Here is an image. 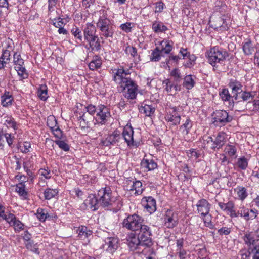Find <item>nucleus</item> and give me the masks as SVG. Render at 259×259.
Returning a JSON list of instances; mask_svg holds the SVG:
<instances>
[{
    "label": "nucleus",
    "instance_id": "25",
    "mask_svg": "<svg viewBox=\"0 0 259 259\" xmlns=\"http://www.w3.org/2000/svg\"><path fill=\"white\" fill-rule=\"evenodd\" d=\"M139 109L141 113L145 114L147 116H150L154 113L155 108L152 105L143 103L139 107Z\"/></svg>",
    "mask_w": 259,
    "mask_h": 259
},
{
    "label": "nucleus",
    "instance_id": "57",
    "mask_svg": "<svg viewBox=\"0 0 259 259\" xmlns=\"http://www.w3.org/2000/svg\"><path fill=\"white\" fill-rule=\"evenodd\" d=\"M163 84L165 87V90L167 92H170L173 91L174 83L169 79H166L163 81Z\"/></svg>",
    "mask_w": 259,
    "mask_h": 259
},
{
    "label": "nucleus",
    "instance_id": "44",
    "mask_svg": "<svg viewBox=\"0 0 259 259\" xmlns=\"http://www.w3.org/2000/svg\"><path fill=\"white\" fill-rule=\"evenodd\" d=\"M38 95L43 101H46L48 99L47 87L46 85H40L38 91Z\"/></svg>",
    "mask_w": 259,
    "mask_h": 259
},
{
    "label": "nucleus",
    "instance_id": "56",
    "mask_svg": "<svg viewBox=\"0 0 259 259\" xmlns=\"http://www.w3.org/2000/svg\"><path fill=\"white\" fill-rule=\"evenodd\" d=\"M5 122L8 126L13 128L14 130L18 129V124L13 118L8 117Z\"/></svg>",
    "mask_w": 259,
    "mask_h": 259
},
{
    "label": "nucleus",
    "instance_id": "4",
    "mask_svg": "<svg viewBox=\"0 0 259 259\" xmlns=\"http://www.w3.org/2000/svg\"><path fill=\"white\" fill-rule=\"evenodd\" d=\"M99 203L103 207H117L120 208L122 205L119 200L116 201V198L111 196V191L110 188H102L98 193Z\"/></svg>",
    "mask_w": 259,
    "mask_h": 259
},
{
    "label": "nucleus",
    "instance_id": "10",
    "mask_svg": "<svg viewBox=\"0 0 259 259\" xmlns=\"http://www.w3.org/2000/svg\"><path fill=\"white\" fill-rule=\"evenodd\" d=\"M164 224L167 228L172 229L178 224V217L172 210L167 209L164 214Z\"/></svg>",
    "mask_w": 259,
    "mask_h": 259
},
{
    "label": "nucleus",
    "instance_id": "46",
    "mask_svg": "<svg viewBox=\"0 0 259 259\" xmlns=\"http://www.w3.org/2000/svg\"><path fill=\"white\" fill-rule=\"evenodd\" d=\"M240 169L245 170L248 166V161L246 158L242 157L239 158L236 164Z\"/></svg>",
    "mask_w": 259,
    "mask_h": 259
},
{
    "label": "nucleus",
    "instance_id": "34",
    "mask_svg": "<svg viewBox=\"0 0 259 259\" xmlns=\"http://www.w3.org/2000/svg\"><path fill=\"white\" fill-rule=\"evenodd\" d=\"M87 41L89 44L92 51H99L101 50V45L98 36L97 38H91Z\"/></svg>",
    "mask_w": 259,
    "mask_h": 259
},
{
    "label": "nucleus",
    "instance_id": "13",
    "mask_svg": "<svg viewBox=\"0 0 259 259\" xmlns=\"http://www.w3.org/2000/svg\"><path fill=\"white\" fill-rule=\"evenodd\" d=\"M142 203L144 207L150 213H153L156 210V200L152 197H145L142 199Z\"/></svg>",
    "mask_w": 259,
    "mask_h": 259
},
{
    "label": "nucleus",
    "instance_id": "28",
    "mask_svg": "<svg viewBox=\"0 0 259 259\" xmlns=\"http://www.w3.org/2000/svg\"><path fill=\"white\" fill-rule=\"evenodd\" d=\"M4 139H5L9 147L11 148L13 147V143L15 139V137L13 135L6 133L3 131H0V142L2 141H4Z\"/></svg>",
    "mask_w": 259,
    "mask_h": 259
},
{
    "label": "nucleus",
    "instance_id": "31",
    "mask_svg": "<svg viewBox=\"0 0 259 259\" xmlns=\"http://www.w3.org/2000/svg\"><path fill=\"white\" fill-rule=\"evenodd\" d=\"M219 96L223 101L228 102L229 105H230V102H232L234 100L227 89H222L219 92Z\"/></svg>",
    "mask_w": 259,
    "mask_h": 259
},
{
    "label": "nucleus",
    "instance_id": "45",
    "mask_svg": "<svg viewBox=\"0 0 259 259\" xmlns=\"http://www.w3.org/2000/svg\"><path fill=\"white\" fill-rule=\"evenodd\" d=\"M239 96V100L245 103V101H250L254 96L249 92L242 91Z\"/></svg>",
    "mask_w": 259,
    "mask_h": 259
},
{
    "label": "nucleus",
    "instance_id": "64",
    "mask_svg": "<svg viewBox=\"0 0 259 259\" xmlns=\"http://www.w3.org/2000/svg\"><path fill=\"white\" fill-rule=\"evenodd\" d=\"M131 25V23L126 22L125 23L122 24L120 27L123 31L128 33L131 32L132 31Z\"/></svg>",
    "mask_w": 259,
    "mask_h": 259
},
{
    "label": "nucleus",
    "instance_id": "33",
    "mask_svg": "<svg viewBox=\"0 0 259 259\" xmlns=\"http://www.w3.org/2000/svg\"><path fill=\"white\" fill-rule=\"evenodd\" d=\"M226 211L227 212V214L231 218H236L239 216V211L237 212H236L235 210V204L231 201L228 202V205H227Z\"/></svg>",
    "mask_w": 259,
    "mask_h": 259
},
{
    "label": "nucleus",
    "instance_id": "14",
    "mask_svg": "<svg viewBox=\"0 0 259 259\" xmlns=\"http://www.w3.org/2000/svg\"><path fill=\"white\" fill-rule=\"evenodd\" d=\"M229 87L232 89V96L234 100H239V96L243 91L241 83L236 80H231L229 83Z\"/></svg>",
    "mask_w": 259,
    "mask_h": 259
},
{
    "label": "nucleus",
    "instance_id": "59",
    "mask_svg": "<svg viewBox=\"0 0 259 259\" xmlns=\"http://www.w3.org/2000/svg\"><path fill=\"white\" fill-rule=\"evenodd\" d=\"M101 62L100 60H93L89 64L90 69L95 70L101 67Z\"/></svg>",
    "mask_w": 259,
    "mask_h": 259
},
{
    "label": "nucleus",
    "instance_id": "35",
    "mask_svg": "<svg viewBox=\"0 0 259 259\" xmlns=\"http://www.w3.org/2000/svg\"><path fill=\"white\" fill-rule=\"evenodd\" d=\"M101 31L100 36L102 38V36H104L106 38L108 37H112L113 35L114 34V30L113 28V26H108L106 28H103L102 29H100Z\"/></svg>",
    "mask_w": 259,
    "mask_h": 259
},
{
    "label": "nucleus",
    "instance_id": "19",
    "mask_svg": "<svg viewBox=\"0 0 259 259\" xmlns=\"http://www.w3.org/2000/svg\"><path fill=\"white\" fill-rule=\"evenodd\" d=\"M172 112L167 113L165 116V120L168 122H171L174 125L179 124L181 120V116L177 113V107H174L171 108Z\"/></svg>",
    "mask_w": 259,
    "mask_h": 259
},
{
    "label": "nucleus",
    "instance_id": "51",
    "mask_svg": "<svg viewBox=\"0 0 259 259\" xmlns=\"http://www.w3.org/2000/svg\"><path fill=\"white\" fill-rule=\"evenodd\" d=\"M37 218L41 221H45L49 214L47 210L42 208H38L37 211Z\"/></svg>",
    "mask_w": 259,
    "mask_h": 259
},
{
    "label": "nucleus",
    "instance_id": "20",
    "mask_svg": "<svg viewBox=\"0 0 259 259\" xmlns=\"http://www.w3.org/2000/svg\"><path fill=\"white\" fill-rule=\"evenodd\" d=\"M84 204L89 206L93 210L98 209L100 205L99 200L97 199L94 194H90L84 202Z\"/></svg>",
    "mask_w": 259,
    "mask_h": 259
},
{
    "label": "nucleus",
    "instance_id": "36",
    "mask_svg": "<svg viewBox=\"0 0 259 259\" xmlns=\"http://www.w3.org/2000/svg\"><path fill=\"white\" fill-rule=\"evenodd\" d=\"M58 194V190L57 189L47 188L44 192V197L46 200H50Z\"/></svg>",
    "mask_w": 259,
    "mask_h": 259
},
{
    "label": "nucleus",
    "instance_id": "52",
    "mask_svg": "<svg viewBox=\"0 0 259 259\" xmlns=\"http://www.w3.org/2000/svg\"><path fill=\"white\" fill-rule=\"evenodd\" d=\"M1 218L2 220H6L10 225H12L16 219V217L12 213H8V214L4 213Z\"/></svg>",
    "mask_w": 259,
    "mask_h": 259
},
{
    "label": "nucleus",
    "instance_id": "27",
    "mask_svg": "<svg viewBox=\"0 0 259 259\" xmlns=\"http://www.w3.org/2000/svg\"><path fill=\"white\" fill-rule=\"evenodd\" d=\"M141 165L143 168L148 171L153 170L157 167V164L153 160L143 159L141 161Z\"/></svg>",
    "mask_w": 259,
    "mask_h": 259
},
{
    "label": "nucleus",
    "instance_id": "12",
    "mask_svg": "<svg viewBox=\"0 0 259 259\" xmlns=\"http://www.w3.org/2000/svg\"><path fill=\"white\" fill-rule=\"evenodd\" d=\"M197 211L202 217H205L209 214L210 204L205 199L199 200L196 204Z\"/></svg>",
    "mask_w": 259,
    "mask_h": 259
},
{
    "label": "nucleus",
    "instance_id": "24",
    "mask_svg": "<svg viewBox=\"0 0 259 259\" xmlns=\"http://www.w3.org/2000/svg\"><path fill=\"white\" fill-rule=\"evenodd\" d=\"M78 237L81 239L88 238L92 234V231L88 229L85 226H81L76 230Z\"/></svg>",
    "mask_w": 259,
    "mask_h": 259
},
{
    "label": "nucleus",
    "instance_id": "29",
    "mask_svg": "<svg viewBox=\"0 0 259 259\" xmlns=\"http://www.w3.org/2000/svg\"><path fill=\"white\" fill-rule=\"evenodd\" d=\"M236 101V102H234V100L232 102H230V105H228V107L234 108L235 110L238 111H243L245 109V107H246V104L239 100Z\"/></svg>",
    "mask_w": 259,
    "mask_h": 259
},
{
    "label": "nucleus",
    "instance_id": "58",
    "mask_svg": "<svg viewBox=\"0 0 259 259\" xmlns=\"http://www.w3.org/2000/svg\"><path fill=\"white\" fill-rule=\"evenodd\" d=\"M125 52L126 54H130L133 57L138 56L137 49L133 46H127L125 49Z\"/></svg>",
    "mask_w": 259,
    "mask_h": 259
},
{
    "label": "nucleus",
    "instance_id": "47",
    "mask_svg": "<svg viewBox=\"0 0 259 259\" xmlns=\"http://www.w3.org/2000/svg\"><path fill=\"white\" fill-rule=\"evenodd\" d=\"M161 45H162V48L160 50L162 53L164 52V53L167 54L172 50V46L167 40H163L161 42Z\"/></svg>",
    "mask_w": 259,
    "mask_h": 259
},
{
    "label": "nucleus",
    "instance_id": "37",
    "mask_svg": "<svg viewBox=\"0 0 259 259\" xmlns=\"http://www.w3.org/2000/svg\"><path fill=\"white\" fill-rule=\"evenodd\" d=\"M152 29L155 33H159L165 32L167 28L162 23L155 21L152 24Z\"/></svg>",
    "mask_w": 259,
    "mask_h": 259
},
{
    "label": "nucleus",
    "instance_id": "38",
    "mask_svg": "<svg viewBox=\"0 0 259 259\" xmlns=\"http://www.w3.org/2000/svg\"><path fill=\"white\" fill-rule=\"evenodd\" d=\"M224 152L228 156L233 158H236L237 149L235 146L230 144L227 145L225 148Z\"/></svg>",
    "mask_w": 259,
    "mask_h": 259
},
{
    "label": "nucleus",
    "instance_id": "26",
    "mask_svg": "<svg viewBox=\"0 0 259 259\" xmlns=\"http://www.w3.org/2000/svg\"><path fill=\"white\" fill-rule=\"evenodd\" d=\"M112 25L111 20L104 15L100 16L97 23V26L99 29L106 28Z\"/></svg>",
    "mask_w": 259,
    "mask_h": 259
},
{
    "label": "nucleus",
    "instance_id": "62",
    "mask_svg": "<svg viewBox=\"0 0 259 259\" xmlns=\"http://www.w3.org/2000/svg\"><path fill=\"white\" fill-rule=\"evenodd\" d=\"M87 112H88L89 114L93 116L95 113H97L98 106L96 107L95 105L90 104L85 107Z\"/></svg>",
    "mask_w": 259,
    "mask_h": 259
},
{
    "label": "nucleus",
    "instance_id": "60",
    "mask_svg": "<svg viewBox=\"0 0 259 259\" xmlns=\"http://www.w3.org/2000/svg\"><path fill=\"white\" fill-rule=\"evenodd\" d=\"M55 143L58 145L59 148L65 151H68L69 150V145L63 141L57 140L55 141Z\"/></svg>",
    "mask_w": 259,
    "mask_h": 259
},
{
    "label": "nucleus",
    "instance_id": "17",
    "mask_svg": "<svg viewBox=\"0 0 259 259\" xmlns=\"http://www.w3.org/2000/svg\"><path fill=\"white\" fill-rule=\"evenodd\" d=\"M227 18L226 16H222L216 19L213 23L211 24V26L214 29L220 31L226 30L228 28L227 23Z\"/></svg>",
    "mask_w": 259,
    "mask_h": 259
},
{
    "label": "nucleus",
    "instance_id": "42",
    "mask_svg": "<svg viewBox=\"0 0 259 259\" xmlns=\"http://www.w3.org/2000/svg\"><path fill=\"white\" fill-rule=\"evenodd\" d=\"M246 109L251 111L259 112V100H254L252 102L249 101L246 104Z\"/></svg>",
    "mask_w": 259,
    "mask_h": 259
},
{
    "label": "nucleus",
    "instance_id": "11",
    "mask_svg": "<svg viewBox=\"0 0 259 259\" xmlns=\"http://www.w3.org/2000/svg\"><path fill=\"white\" fill-rule=\"evenodd\" d=\"M119 240L117 238L110 237L106 238L103 244V248L107 252L112 253L114 252L118 247Z\"/></svg>",
    "mask_w": 259,
    "mask_h": 259
},
{
    "label": "nucleus",
    "instance_id": "40",
    "mask_svg": "<svg viewBox=\"0 0 259 259\" xmlns=\"http://www.w3.org/2000/svg\"><path fill=\"white\" fill-rule=\"evenodd\" d=\"M143 188L142 187V184L140 181H136L133 182L132 185V188L130 189L131 191L135 190L134 194L136 195H140L143 191Z\"/></svg>",
    "mask_w": 259,
    "mask_h": 259
},
{
    "label": "nucleus",
    "instance_id": "50",
    "mask_svg": "<svg viewBox=\"0 0 259 259\" xmlns=\"http://www.w3.org/2000/svg\"><path fill=\"white\" fill-rule=\"evenodd\" d=\"M187 58L189 60L184 64V66L186 67L191 68L195 64L196 57L194 54H190Z\"/></svg>",
    "mask_w": 259,
    "mask_h": 259
},
{
    "label": "nucleus",
    "instance_id": "3",
    "mask_svg": "<svg viewBox=\"0 0 259 259\" xmlns=\"http://www.w3.org/2000/svg\"><path fill=\"white\" fill-rule=\"evenodd\" d=\"M243 240L248 247L249 254H254L253 259H259V230L246 232Z\"/></svg>",
    "mask_w": 259,
    "mask_h": 259
},
{
    "label": "nucleus",
    "instance_id": "48",
    "mask_svg": "<svg viewBox=\"0 0 259 259\" xmlns=\"http://www.w3.org/2000/svg\"><path fill=\"white\" fill-rule=\"evenodd\" d=\"M71 32L72 34L74 36L75 38L77 39L79 42L82 41V33L79 28L77 27H73L71 30Z\"/></svg>",
    "mask_w": 259,
    "mask_h": 259
},
{
    "label": "nucleus",
    "instance_id": "32",
    "mask_svg": "<svg viewBox=\"0 0 259 259\" xmlns=\"http://www.w3.org/2000/svg\"><path fill=\"white\" fill-rule=\"evenodd\" d=\"M242 48L244 54L246 55L252 54L255 51L254 47L249 39L243 44Z\"/></svg>",
    "mask_w": 259,
    "mask_h": 259
},
{
    "label": "nucleus",
    "instance_id": "15",
    "mask_svg": "<svg viewBox=\"0 0 259 259\" xmlns=\"http://www.w3.org/2000/svg\"><path fill=\"white\" fill-rule=\"evenodd\" d=\"M121 136L120 132L118 131H114L113 133L109 135L105 140H102L101 143L105 146H109L111 145H115L117 142H119Z\"/></svg>",
    "mask_w": 259,
    "mask_h": 259
},
{
    "label": "nucleus",
    "instance_id": "1",
    "mask_svg": "<svg viewBox=\"0 0 259 259\" xmlns=\"http://www.w3.org/2000/svg\"><path fill=\"white\" fill-rule=\"evenodd\" d=\"M114 73L113 80L122 89L124 96L128 99H136L138 94V85L132 78L128 77V70L125 71L123 68L115 70Z\"/></svg>",
    "mask_w": 259,
    "mask_h": 259
},
{
    "label": "nucleus",
    "instance_id": "55",
    "mask_svg": "<svg viewBox=\"0 0 259 259\" xmlns=\"http://www.w3.org/2000/svg\"><path fill=\"white\" fill-rule=\"evenodd\" d=\"M47 124L51 130L58 126L57 121L54 116H50L48 118Z\"/></svg>",
    "mask_w": 259,
    "mask_h": 259
},
{
    "label": "nucleus",
    "instance_id": "30",
    "mask_svg": "<svg viewBox=\"0 0 259 259\" xmlns=\"http://www.w3.org/2000/svg\"><path fill=\"white\" fill-rule=\"evenodd\" d=\"M234 191L236 193L239 200L243 201L248 196V192L246 188L238 186L234 188Z\"/></svg>",
    "mask_w": 259,
    "mask_h": 259
},
{
    "label": "nucleus",
    "instance_id": "54",
    "mask_svg": "<svg viewBox=\"0 0 259 259\" xmlns=\"http://www.w3.org/2000/svg\"><path fill=\"white\" fill-rule=\"evenodd\" d=\"M16 232H20L24 229V225L19 220L16 219L12 225Z\"/></svg>",
    "mask_w": 259,
    "mask_h": 259
},
{
    "label": "nucleus",
    "instance_id": "63",
    "mask_svg": "<svg viewBox=\"0 0 259 259\" xmlns=\"http://www.w3.org/2000/svg\"><path fill=\"white\" fill-rule=\"evenodd\" d=\"M239 215L244 217L247 221L251 219V218H250L249 209L248 208H243L241 210L239 211Z\"/></svg>",
    "mask_w": 259,
    "mask_h": 259
},
{
    "label": "nucleus",
    "instance_id": "43",
    "mask_svg": "<svg viewBox=\"0 0 259 259\" xmlns=\"http://www.w3.org/2000/svg\"><path fill=\"white\" fill-rule=\"evenodd\" d=\"M195 84V81L191 75H187L184 78L183 85L187 89H191Z\"/></svg>",
    "mask_w": 259,
    "mask_h": 259
},
{
    "label": "nucleus",
    "instance_id": "53",
    "mask_svg": "<svg viewBox=\"0 0 259 259\" xmlns=\"http://www.w3.org/2000/svg\"><path fill=\"white\" fill-rule=\"evenodd\" d=\"M4 47L3 50H9V52H11L13 50L14 43L12 39H7L4 42Z\"/></svg>",
    "mask_w": 259,
    "mask_h": 259
},
{
    "label": "nucleus",
    "instance_id": "39",
    "mask_svg": "<svg viewBox=\"0 0 259 259\" xmlns=\"http://www.w3.org/2000/svg\"><path fill=\"white\" fill-rule=\"evenodd\" d=\"M162 52L159 47H156L153 51L150 56V60L151 61H159L162 56Z\"/></svg>",
    "mask_w": 259,
    "mask_h": 259
},
{
    "label": "nucleus",
    "instance_id": "23",
    "mask_svg": "<svg viewBox=\"0 0 259 259\" xmlns=\"http://www.w3.org/2000/svg\"><path fill=\"white\" fill-rule=\"evenodd\" d=\"M1 104L4 107H8L12 105L14 100L12 95L8 91H5V93L1 97Z\"/></svg>",
    "mask_w": 259,
    "mask_h": 259
},
{
    "label": "nucleus",
    "instance_id": "61",
    "mask_svg": "<svg viewBox=\"0 0 259 259\" xmlns=\"http://www.w3.org/2000/svg\"><path fill=\"white\" fill-rule=\"evenodd\" d=\"M170 75L174 78L176 82H179L182 79L180 71L178 69H174L170 72Z\"/></svg>",
    "mask_w": 259,
    "mask_h": 259
},
{
    "label": "nucleus",
    "instance_id": "41",
    "mask_svg": "<svg viewBox=\"0 0 259 259\" xmlns=\"http://www.w3.org/2000/svg\"><path fill=\"white\" fill-rule=\"evenodd\" d=\"M16 191L18 193L19 195L21 196L23 199H27L28 192L26 191L25 186L22 183H19L16 185Z\"/></svg>",
    "mask_w": 259,
    "mask_h": 259
},
{
    "label": "nucleus",
    "instance_id": "16",
    "mask_svg": "<svg viewBox=\"0 0 259 259\" xmlns=\"http://www.w3.org/2000/svg\"><path fill=\"white\" fill-rule=\"evenodd\" d=\"M96 33V27L91 23H87L83 29L84 39L87 41L91 38H97Z\"/></svg>",
    "mask_w": 259,
    "mask_h": 259
},
{
    "label": "nucleus",
    "instance_id": "2",
    "mask_svg": "<svg viewBox=\"0 0 259 259\" xmlns=\"http://www.w3.org/2000/svg\"><path fill=\"white\" fill-rule=\"evenodd\" d=\"M137 236L131 235L127 240L131 250L137 249L139 246L150 247L153 245L150 227L144 225L139 229Z\"/></svg>",
    "mask_w": 259,
    "mask_h": 259
},
{
    "label": "nucleus",
    "instance_id": "22",
    "mask_svg": "<svg viewBox=\"0 0 259 259\" xmlns=\"http://www.w3.org/2000/svg\"><path fill=\"white\" fill-rule=\"evenodd\" d=\"M133 133L134 131L131 127L124 128L122 132V136L128 146L134 145Z\"/></svg>",
    "mask_w": 259,
    "mask_h": 259
},
{
    "label": "nucleus",
    "instance_id": "6",
    "mask_svg": "<svg viewBox=\"0 0 259 259\" xmlns=\"http://www.w3.org/2000/svg\"><path fill=\"white\" fill-rule=\"evenodd\" d=\"M211 116L212 123L215 126H225L233 119L232 116L229 115L228 113L224 110H217L213 112Z\"/></svg>",
    "mask_w": 259,
    "mask_h": 259
},
{
    "label": "nucleus",
    "instance_id": "5",
    "mask_svg": "<svg viewBox=\"0 0 259 259\" xmlns=\"http://www.w3.org/2000/svg\"><path fill=\"white\" fill-rule=\"evenodd\" d=\"M229 56L228 52L223 49L214 47L210 50L208 54V62L213 67H217V64H223Z\"/></svg>",
    "mask_w": 259,
    "mask_h": 259
},
{
    "label": "nucleus",
    "instance_id": "8",
    "mask_svg": "<svg viewBox=\"0 0 259 259\" xmlns=\"http://www.w3.org/2000/svg\"><path fill=\"white\" fill-rule=\"evenodd\" d=\"M111 117L110 110L106 106L103 104H100L98 106V110L95 118L97 123H95V125H99L100 124H104Z\"/></svg>",
    "mask_w": 259,
    "mask_h": 259
},
{
    "label": "nucleus",
    "instance_id": "7",
    "mask_svg": "<svg viewBox=\"0 0 259 259\" xmlns=\"http://www.w3.org/2000/svg\"><path fill=\"white\" fill-rule=\"evenodd\" d=\"M143 219L141 217L134 214L130 215L125 219L122 222V225L128 230L137 231L143 226Z\"/></svg>",
    "mask_w": 259,
    "mask_h": 259
},
{
    "label": "nucleus",
    "instance_id": "9",
    "mask_svg": "<svg viewBox=\"0 0 259 259\" xmlns=\"http://www.w3.org/2000/svg\"><path fill=\"white\" fill-rule=\"evenodd\" d=\"M13 63L15 65V68L18 74L22 79L26 78L27 75L25 73L26 69L23 66L24 60L21 58L20 54H18L17 52L14 53L13 55Z\"/></svg>",
    "mask_w": 259,
    "mask_h": 259
},
{
    "label": "nucleus",
    "instance_id": "21",
    "mask_svg": "<svg viewBox=\"0 0 259 259\" xmlns=\"http://www.w3.org/2000/svg\"><path fill=\"white\" fill-rule=\"evenodd\" d=\"M192 127V122L190 118H187L185 123L180 127V129L182 130V134L183 135V137L186 141L189 140L188 134Z\"/></svg>",
    "mask_w": 259,
    "mask_h": 259
},
{
    "label": "nucleus",
    "instance_id": "49",
    "mask_svg": "<svg viewBox=\"0 0 259 259\" xmlns=\"http://www.w3.org/2000/svg\"><path fill=\"white\" fill-rule=\"evenodd\" d=\"M25 245L28 249L30 250L31 251L37 254L39 253L37 245L36 244L34 243V241L33 240L30 242H25Z\"/></svg>",
    "mask_w": 259,
    "mask_h": 259
},
{
    "label": "nucleus",
    "instance_id": "18",
    "mask_svg": "<svg viewBox=\"0 0 259 259\" xmlns=\"http://www.w3.org/2000/svg\"><path fill=\"white\" fill-rule=\"evenodd\" d=\"M226 134L224 132H220L217 134L211 148L215 149L221 148L226 143Z\"/></svg>",
    "mask_w": 259,
    "mask_h": 259
}]
</instances>
